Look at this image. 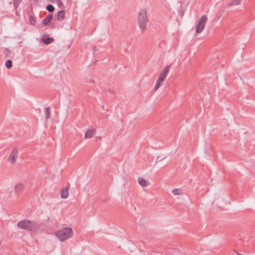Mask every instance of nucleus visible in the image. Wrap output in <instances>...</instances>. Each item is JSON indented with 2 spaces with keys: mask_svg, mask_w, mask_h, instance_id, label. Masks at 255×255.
I'll return each instance as SVG.
<instances>
[{
  "mask_svg": "<svg viewBox=\"0 0 255 255\" xmlns=\"http://www.w3.org/2000/svg\"><path fill=\"white\" fill-rule=\"evenodd\" d=\"M17 226L20 229L31 232H35L38 229L36 223L27 220L19 222L17 224Z\"/></svg>",
  "mask_w": 255,
  "mask_h": 255,
  "instance_id": "f257e3e1",
  "label": "nucleus"
},
{
  "mask_svg": "<svg viewBox=\"0 0 255 255\" xmlns=\"http://www.w3.org/2000/svg\"><path fill=\"white\" fill-rule=\"evenodd\" d=\"M73 231L71 228H65L55 232V235L61 241H65L73 236Z\"/></svg>",
  "mask_w": 255,
  "mask_h": 255,
  "instance_id": "f03ea898",
  "label": "nucleus"
},
{
  "mask_svg": "<svg viewBox=\"0 0 255 255\" xmlns=\"http://www.w3.org/2000/svg\"><path fill=\"white\" fill-rule=\"evenodd\" d=\"M169 70L170 66H167L160 72L154 87L155 91H156L160 87L162 82L165 79L167 76Z\"/></svg>",
  "mask_w": 255,
  "mask_h": 255,
  "instance_id": "7ed1b4c3",
  "label": "nucleus"
},
{
  "mask_svg": "<svg viewBox=\"0 0 255 255\" xmlns=\"http://www.w3.org/2000/svg\"><path fill=\"white\" fill-rule=\"evenodd\" d=\"M138 21L140 28L144 29L147 22V12L144 9H141L138 15Z\"/></svg>",
  "mask_w": 255,
  "mask_h": 255,
  "instance_id": "20e7f679",
  "label": "nucleus"
},
{
  "mask_svg": "<svg viewBox=\"0 0 255 255\" xmlns=\"http://www.w3.org/2000/svg\"><path fill=\"white\" fill-rule=\"evenodd\" d=\"M207 20V16L205 15H203L200 17L196 26V33L197 34L200 33L202 32L206 26Z\"/></svg>",
  "mask_w": 255,
  "mask_h": 255,
  "instance_id": "39448f33",
  "label": "nucleus"
},
{
  "mask_svg": "<svg viewBox=\"0 0 255 255\" xmlns=\"http://www.w3.org/2000/svg\"><path fill=\"white\" fill-rule=\"evenodd\" d=\"M18 150L16 148H14L12 150L10 154L9 157V162L11 164H13L16 161L17 156H18Z\"/></svg>",
  "mask_w": 255,
  "mask_h": 255,
  "instance_id": "423d86ee",
  "label": "nucleus"
},
{
  "mask_svg": "<svg viewBox=\"0 0 255 255\" xmlns=\"http://www.w3.org/2000/svg\"><path fill=\"white\" fill-rule=\"evenodd\" d=\"M24 189V186L22 183H18L15 186V192L17 195L20 194Z\"/></svg>",
  "mask_w": 255,
  "mask_h": 255,
  "instance_id": "0eeeda50",
  "label": "nucleus"
},
{
  "mask_svg": "<svg viewBox=\"0 0 255 255\" xmlns=\"http://www.w3.org/2000/svg\"><path fill=\"white\" fill-rule=\"evenodd\" d=\"M96 133L95 129H88L85 133V137L86 138H91Z\"/></svg>",
  "mask_w": 255,
  "mask_h": 255,
  "instance_id": "6e6552de",
  "label": "nucleus"
},
{
  "mask_svg": "<svg viewBox=\"0 0 255 255\" xmlns=\"http://www.w3.org/2000/svg\"><path fill=\"white\" fill-rule=\"evenodd\" d=\"M53 18V15L51 14H48L44 19L42 20V24L44 25L48 24Z\"/></svg>",
  "mask_w": 255,
  "mask_h": 255,
  "instance_id": "1a4fd4ad",
  "label": "nucleus"
},
{
  "mask_svg": "<svg viewBox=\"0 0 255 255\" xmlns=\"http://www.w3.org/2000/svg\"><path fill=\"white\" fill-rule=\"evenodd\" d=\"M69 189L67 187L62 189L61 191V197L62 198H67L69 195Z\"/></svg>",
  "mask_w": 255,
  "mask_h": 255,
  "instance_id": "9d476101",
  "label": "nucleus"
},
{
  "mask_svg": "<svg viewBox=\"0 0 255 255\" xmlns=\"http://www.w3.org/2000/svg\"><path fill=\"white\" fill-rule=\"evenodd\" d=\"M138 182L139 185L143 187H146L149 184L148 182L142 178H139L138 179Z\"/></svg>",
  "mask_w": 255,
  "mask_h": 255,
  "instance_id": "9b49d317",
  "label": "nucleus"
},
{
  "mask_svg": "<svg viewBox=\"0 0 255 255\" xmlns=\"http://www.w3.org/2000/svg\"><path fill=\"white\" fill-rule=\"evenodd\" d=\"M65 17V12L63 10L60 11L57 15V19L59 20H63Z\"/></svg>",
  "mask_w": 255,
  "mask_h": 255,
  "instance_id": "f8f14e48",
  "label": "nucleus"
},
{
  "mask_svg": "<svg viewBox=\"0 0 255 255\" xmlns=\"http://www.w3.org/2000/svg\"><path fill=\"white\" fill-rule=\"evenodd\" d=\"M46 119H48L50 117V108L49 107L46 108L45 109Z\"/></svg>",
  "mask_w": 255,
  "mask_h": 255,
  "instance_id": "ddd939ff",
  "label": "nucleus"
},
{
  "mask_svg": "<svg viewBox=\"0 0 255 255\" xmlns=\"http://www.w3.org/2000/svg\"><path fill=\"white\" fill-rule=\"evenodd\" d=\"M172 193L175 195H178L181 194V190L180 189H175L172 191Z\"/></svg>",
  "mask_w": 255,
  "mask_h": 255,
  "instance_id": "4468645a",
  "label": "nucleus"
},
{
  "mask_svg": "<svg viewBox=\"0 0 255 255\" xmlns=\"http://www.w3.org/2000/svg\"><path fill=\"white\" fill-rule=\"evenodd\" d=\"M54 39L52 38H48L43 39L44 43L47 44L52 43Z\"/></svg>",
  "mask_w": 255,
  "mask_h": 255,
  "instance_id": "2eb2a0df",
  "label": "nucleus"
},
{
  "mask_svg": "<svg viewBox=\"0 0 255 255\" xmlns=\"http://www.w3.org/2000/svg\"><path fill=\"white\" fill-rule=\"evenodd\" d=\"M29 22L31 25H35L36 23L35 18L32 15L29 17Z\"/></svg>",
  "mask_w": 255,
  "mask_h": 255,
  "instance_id": "dca6fc26",
  "label": "nucleus"
},
{
  "mask_svg": "<svg viewBox=\"0 0 255 255\" xmlns=\"http://www.w3.org/2000/svg\"><path fill=\"white\" fill-rule=\"evenodd\" d=\"M5 66L9 69L12 66V61L11 60H8L6 61L5 63Z\"/></svg>",
  "mask_w": 255,
  "mask_h": 255,
  "instance_id": "f3484780",
  "label": "nucleus"
},
{
  "mask_svg": "<svg viewBox=\"0 0 255 255\" xmlns=\"http://www.w3.org/2000/svg\"><path fill=\"white\" fill-rule=\"evenodd\" d=\"M46 9L47 10H48L50 12H52L54 11V6L51 5V4H48L47 6H46Z\"/></svg>",
  "mask_w": 255,
  "mask_h": 255,
  "instance_id": "a211bd4d",
  "label": "nucleus"
},
{
  "mask_svg": "<svg viewBox=\"0 0 255 255\" xmlns=\"http://www.w3.org/2000/svg\"><path fill=\"white\" fill-rule=\"evenodd\" d=\"M241 0H232L231 4L232 5H237L240 3Z\"/></svg>",
  "mask_w": 255,
  "mask_h": 255,
  "instance_id": "6ab92c4d",
  "label": "nucleus"
},
{
  "mask_svg": "<svg viewBox=\"0 0 255 255\" xmlns=\"http://www.w3.org/2000/svg\"><path fill=\"white\" fill-rule=\"evenodd\" d=\"M231 255H241V254L237 252L235 250H234L233 253L231 254Z\"/></svg>",
  "mask_w": 255,
  "mask_h": 255,
  "instance_id": "aec40b11",
  "label": "nucleus"
},
{
  "mask_svg": "<svg viewBox=\"0 0 255 255\" xmlns=\"http://www.w3.org/2000/svg\"><path fill=\"white\" fill-rule=\"evenodd\" d=\"M50 0V1H57V2L58 3V4H59L62 3V2H61V1L60 0Z\"/></svg>",
  "mask_w": 255,
  "mask_h": 255,
  "instance_id": "412c9836",
  "label": "nucleus"
},
{
  "mask_svg": "<svg viewBox=\"0 0 255 255\" xmlns=\"http://www.w3.org/2000/svg\"><path fill=\"white\" fill-rule=\"evenodd\" d=\"M19 1H20V0H15V1H16L17 2H18Z\"/></svg>",
  "mask_w": 255,
  "mask_h": 255,
  "instance_id": "4be33fe9",
  "label": "nucleus"
}]
</instances>
